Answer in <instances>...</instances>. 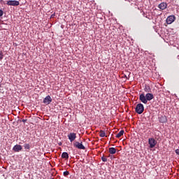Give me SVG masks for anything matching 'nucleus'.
<instances>
[{"label":"nucleus","instance_id":"obj_1","mask_svg":"<svg viewBox=\"0 0 179 179\" xmlns=\"http://www.w3.org/2000/svg\"><path fill=\"white\" fill-rule=\"evenodd\" d=\"M153 99H155V96L151 93H147L145 95L143 93L139 96V100L141 103H143V104H148V101H150V100H153Z\"/></svg>","mask_w":179,"mask_h":179},{"label":"nucleus","instance_id":"obj_2","mask_svg":"<svg viewBox=\"0 0 179 179\" xmlns=\"http://www.w3.org/2000/svg\"><path fill=\"white\" fill-rule=\"evenodd\" d=\"M135 110L137 114H142V113L145 111V106H143V104L142 103H138L137 104Z\"/></svg>","mask_w":179,"mask_h":179},{"label":"nucleus","instance_id":"obj_3","mask_svg":"<svg viewBox=\"0 0 179 179\" xmlns=\"http://www.w3.org/2000/svg\"><path fill=\"white\" fill-rule=\"evenodd\" d=\"M7 5L8 6H19V5H20V3L19 2V1L10 0L7 1Z\"/></svg>","mask_w":179,"mask_h":179},{"label":"nucleus","instance_id":"obj_4","mask_svg":"<svg viewBox=\"0 0 179 179\" xmlns=\"http://www.w3.org/2000/svg\"><path fill=\"white\" fill-rule=\"evenodd\" d=\"M148 143L150 145V148L153 149V148L157 145V141L155 138H151L148 139Z\"/></svg>","mask_w":179,"mask_h":179},{"label":"nucleus","instance_id":"obj_5","mask_svg":"<svg viewBox=\"0 0 179 179\" xmlns=\"http://www.w3.org/2000/svg\"><path fill=\"white\" fill-rule=\"evenodd\" d=\"M73 146L77 149H81L83 150H85V148L83 146V144H82V142L80 143V142L76 141L75 143H73Z\"/></svg>","mask_w":179,"mask_h":179},{"label":"nucleus","instance_id":"obj_6","mask_svg":"<svg viewBox=\"0 0 179 179\" xmlns=\"http://www.w3.org/2000/svg\"><path fill=\"white\" fill-rule=\"evenodd\" d=\"M175 20H176V16L171 15L166 18V23L167 24H171V23H173Z\"/></svg>","mask_w":179,"mask_h":179},{"label":"nucleus","instance_id":"obj_7","mask_svg":"<svg viewBox=\"0 0 179 179\" xmlns=\"http://www.w3.org/2000/svg\"><path fill=\"white\" fill-rule=\"evenodd\" d=\"M52 101V99L50 95L45 96V98L43 99L44 104H46V106H48L51 102Z\"/></svg>","mask_w":179,"mask_h":179},{"label":"nucleus","instance_id":"obj_8","mask_svg":"<svg viewBox=\"0 0 179 179\" xmlns=\"http://www.w3.org/2000/svg\"><path fill=\"white\" fill-rule=\"evenodd\" d=\"M159 122L161 124H166L167 122V116L166 115H162L158 117Z\"/></svg>","mask_w":179,"mask_h":179},{"label":"nucleus","instance_id":"obj_9","mask_svg":"<svg viewBox=\"0 0 179 179\" xmlns=\"http://www.w3.org/2000/svg\"><path fill=\"white\" fill-rule=\"evenodd\" d=\"M67 136H68L70 142H73V141H75V139H76V133H70L69 134H68Z\"/></svg>","mask_w":179,"mask_h":179},{"label":"nucleus","instance_id":"obj_10","mask_svg":"<svg viewBox=\"0 0 179 179\" xmlns=\"http://www.w3.org/2000/svg\"><path fill=\"white\" fill-rule=\"evenodd\" d=\"M23 149V147H22V145H15L13 148V150L14 152H21V150Z\"/></svg>","mask_w":179,"mask_h":179},{"label":"nucleus","instance_id":"obj_11","mask_svg":"<svg viewBox=\"0 0 179 179\" xmlns=\"http://www.w3.org/2000/svg\"><path fill=\"white\" fill-rule=\"evenodd\" d=\"M158 8L159 9H161L162 10H164V9H166L167 8V3L162 2L161 3L159 4Z\"/></svg>","mask_w":179,"mask_h":179},{"label":"nucleus","instance_id":"obj_12","mask_svg":"<svg viewBox=\"0 0 179 179\" xmlns=\"http://www.w3.org/2000/svg\"><path fill=\"white\" fill-rule=\"evenodd\" d=\"M109 153H110V155H115V153H117V149H115V148H110Z\"/></svg>","mask_w":179,"mask_h":179},{"label":"nucleus","instance_id":"obj_13","mask_svg":"<svg viewBox=\"0 0 179 179\" xmlns=\"http://www.w3.org/2000/svg\"><path fill=\"white\" fill-rule=\"evenodd\" d=\"M62 158L68 160V159H69V155L68 154V152H64L62 154Z\"/></svg>","mask_w":179,"mask_h":179},{"label":"nucleus","instance_id":"obj_14","mask_svg":"<svg viewBox=\"0 0 179 179\" xmlns=\"http://www.w3.org/2000/svg\"><path fill=\"white\" fill-rule=\"evenodd\" d=\"M99 136H101V138H104V136L107 137V136H106V131L101 130L99 131Z\"/></svg>","mask_w":179,"mask_h":179},{"label":"nucleus","instance_id":"obj_15","mask_svg":"<svg viewBox=\"0 0 179 179\" xmlns=\"http://www.w3.org/2000/svg\"><path fill=\"white\" fill-rule=\"evenodd\" d=\"M124 135V130H121L117 134H116V138H121Z\"/></svg>","mask_w":179,"mask_h":179},{"label":"nucleus","instance_id":"obj_16","mask_svg":"<svg viewBox=\"0 0 179 179\" xmlns=\"http://www.w3.org/2000/svg\"><path fill=\"white\" fill-rule=\"evenodd\" d=\"M24 148L26 150H30V144L29 143H25L24 145Z\"/></svg>","mask_w":179,"mask_h":179},{"label":"nucleus","instance_id":"obj_17","mask_svg":"<svg viewBox=\"0 0 179 179\" xmlns=\"http://www.w3.org/2000/svg\"><path fill=\"white\" fill-rule=\"evenodd\" d=\"M3 51L0 50V61H2L3 59Z\"/></svg>","mask_w":179,"mask_h":179},{"label":"nucleus","instance_id":"obj_18","mask_svg":"<svg viewBox=\"0 0 179 179\" xmlns=\"http://www.w3.org/2000/svg\"><path fill=\"white\" fill-rule=\"evenodd\" d=\"M145 92H146L147 93H149V92H150V87L148 86L145 87V88L144 89Z\"/></svg>","mask_w":179,"mask_h":179},{"label":"nucleus","instance_id":"obj_19","mask_svg":"<svg viewBox=\"0 0 179 179\" xmlns=\"http://www.w3.org/2000/svg\"><path fill=\"white\" fill-rule=\"evenodd\" d=\"M63 174H64V176H65L66 177V176H69V171H66L64 172Z\"/></svg>","mask_w":179,"mask_h":179},{"label":"nucleus","instance_id":"obj_20","mask_svg":"<svg viewBox=\"0 0 179 179\" xmlns=\"http://www.w3.org/2000/svg\"><path fill=\"white\" fill-rule=\"evenodd\" d=\"M101 160H102V162H107V158H106L105 157H102Z\"/></svg>","mask_w":179,"mask_h":179},{"label":"nucleus","instance_id":"obj_21","mask_svg":"<svg viewBox=\"0 0 179 179\" xmlns=\"http://www.w3.org/2000/svg\"><path fill=\"white\" fill-rule=\"evenodd\" d=\"M3 16V10L0 9V17Z\"/></svg>","mask_w":179,"mask_h":179},{"label":"nucleus","instance_id":"obj_22","mask_svg":"<svg viewBox=\"0 0 179 179\" xmlns=\"http://www.w3.org/2000/svg\"><path fill=\"white\" fill-rule=\"evenodd\" d=\"M175 152H176V155H179V150L178 149L176 150Z\"/></svg>","mask_w":179,"mask_h":179},{"label":"nucleus","instance_id":"obj_23","mask_svg":"<svg viewBox=\"0 0 179 179\" xmlns=\"http://www.w3.org/2000/svg\"><path fill=\"white\" fill-rule=\"evenodd\" d=\"M26 121H27V120H26V119L22 120V122H26Z\"/></svg>","mask_w":179,"mask_h":179}]
</instances>
